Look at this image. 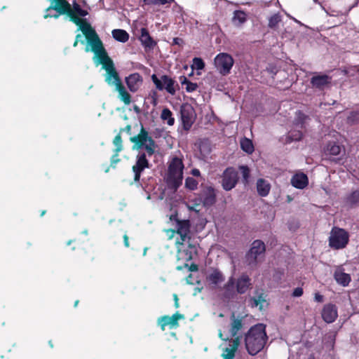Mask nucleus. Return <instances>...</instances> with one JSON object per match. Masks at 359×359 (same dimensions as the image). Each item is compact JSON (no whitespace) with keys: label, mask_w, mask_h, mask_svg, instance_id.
Segmentation results:
<instances>
[{"label":"nucleus","mask_w":359,"mask_h":359,"mask_svg":"<svg viewBox=\"0 0 359 359\" xmlns=\"http://www.w3.org/2000/svg\"><path fill=\"white\" fill-rule=\"evenodd\" d=\"M76 25L85 36L91 51L98 60V63L102 64L110 59L98 34L86 20L81 18V22Z\"/></svg>","instance_id":"f257e3e1"},{"label":"nucleus","mask_w":359,"mask_h":359,"mask_svg":"<svg viewBox=\"0 0 359 359\" xmlns=\"http://www.w3.org/2000/svg\"><path fill=\"white\" fill-rule=\"evenodd\" d=\"M268 336L266 326L258 323L251 327L245 335V345L247 351L251 355H255L264 348Z\"/></svg>","instance_id":"f03ea898"},{"label":"nucleus","mask_w":359,"mask_h":359,"mask_svg":"<svg viewBox=\"0 0 359 359\" xmlns=\"http://www.w3.org/2000/svg\"><path fill=\"white\" fill-rule=\"evenodd\" d=\"M101 65L107 72L105 81L108 84H114L116 90L118 93L119 99L126 105H129L131 102V95L122 83L119 75L114 67L113 60L110 58Z\"/></svg>","instance_id":"7ed1b4c3"},{"label":"nucleus","mask_w":359,"mask_h":359,"mask_svg":"<svg viewBox=\"0 0 359 359\" xmlns=\"http://www.w3.org/2000/svg\"><path fill=\"white\" fill-rule=\"evenodd\" d=\"M130 141L133 143V150L144 149L148 156H151L155 154L157 147L156 142L142 125H141L139 133L131 137Z\"/></svg>","instance_id":"20e7f679"},{"label":"nucleus","mask_w":359,"mask_h":359,"mask_svg":"<svg viewBox=\"0 0 359 359\" xmlns=\"http://www.w3.org/2000/svg\"><path fill=\"white\" fill-rule=\"evenodd\" d=\"M184 163L178 157L172 158L168 168L167 182L170 187L177 189L182 184Z\"/></svg>","instance_id":"39448f33"},{"label":"nucleus","mask_w":359,"mask_h":359,"mask_svg":"<svg viewBox=\"0 0 359 359\" xmlns=\"http://www.w3.org/2000/svg\"><path fill=\"white\" fill-rule=\"evenodd\" d=\"M329 246L333 250L345 248L349 242V233L344 229L334 226L328 239Z\"/></svg>","instance_id":"423d86ee"},{"label":"nucleus","mask_w":359,"mask_h":359,"mask_svg":"<svg viewBox=\"0 0 359 359\" xmlns=\"http://www.w3.org/2000/svg\"><path fill=\"white\" fill-rule=\"evenodd\" d=\"M215 66L223 76L228 75L234 64L232 56L226 53H219L214 60Z\"/></svg>","instance_id":"0eeeda50"},{"label":"nucleus","mask_w":359,"mask_h":359,"mask_svg":"<svg viewBox=\"0 0 359 359\" xmlns=\"http://www.w3.org/2000/svg\"><path fill=\"white\" fill-rule=\"evenodd\" d=\"M72 14L71 4L67 0H62L57 4L50 5L46 9L44 18H53L57 19L62 15Z\"/></svg>","instance_id":"6e6552de"},{"label":"nucleus","mask_w":359,"mask_h":359,"mask_svg":"<svg viewBox=\"0 0 359 359\" xmlns=\"http://www.w3.org/2000/svg\"><path fill=\"white\" fill-rule=\"evenodd\" d=\"M266 250L264 243L261 240H255L252 242V246L245 255L248 265H256L257 257L264 254Z\"/></svg>","instance_id":"1a4fd4ad"},{"label":"nucleus","mask_w":359,"mask_h":359,"mask_svg":"<svg viewBox=\"0 0 359 359\" xmlns=\"http://www.w3.org/2000/svg\"><path fill=\"white\" fill-rule=\"evenodd\" d=\"M151 80L158 90H162L165 89L168 93H170L172 95H174L175 94V81L169 76L163 75L159 79L156 74H153L151 76Z\"/></svg>","instance_id":"9d476101"},{"label":"nucleus","mask_w":359,"mask_h":359,"mask_svg":"<svg viewBox=\"0 0 359 359\" xmlns=\"http://www.w3.org/2000/svg\"><path fill=\"white\" fill-rule=\"evenodd\" d=\"M147 156L148 155L145 152H141L136 156L135 163L132 167V170L134 172L135 182H139L142 172L151 166Z\"/></svg>","instance_id":"9b49d317"},{"label":"nucleus","mask_w":359,"mask_h":359,"mask_svg":"<svg viewBox=\"0 0 359 359\" xmlns=\"http://www.w3.org/2000/svg\"><path fill=\"white\" fill-rule=\"evenodd\" d=\"M238 180V174L233 167L226 168L222 175V186L226 191L233 189Z\"/></svg>","instance_id":"f8f14e48"},{"label":"nucleus","mask_w":359,"mask_h":359,"mask_svg":"<svg viewBox=\"0 0 359 359\" xmlns=\"http://www.w3.org/2000/svg\"><path fill=\"white\" fill-rule=\"evenodd\" d=\"M184 318V316L183 314L176 312L172 316L165 315L160 317L158 319V325L160 326L162 331L165 330L166 326H170L171 328H176L179 326L178 321Z\"/></svg>","instance_id":"ddd939ff"},{"label":"nucleus","mask_w":359,"mask_h":359,"mask_svg":"<svg viewBox=\"0 0 359 359\" xmlns=\"http://www.w3.org/2000/svg\"><path fill=\"white\" fill-rule=\"evenodd\" d=\"M236 279L231 276L227 282L220 288L224 300L230 301L236 297L237 292L235 286Z\"/></svg>","instance_id":"4468645a"},{"label":"nucleus","mask_w":359,"mask_h":359,"mask_svg":"<svg viewBox=\"0 0 359 359\" xmlns=\"http://www.w3.org/2000/svg\"><path fill=\"white\" fill-rule=\"evenodd\" d=\"M180 114L184 128L189 129L193 123L194 108L189 104H184L181 106Z\"/></svg>","instance_id":"2eb2a0df"},{"label":"nucleus","mask_w":359,"mask_h":359,"mask_svg":"<svg viewBox=\"0 0 359 359\" xmlns=\"http://www.w3.org/2000/svg\"><path fill=\"white\" fill-rule=\"evenodd\" d=\"M235 286L238 294H245L248 290L252 288L251 278L248 274L242 273L236 280Z\"/></svg>","instance_id":"dca6fc26"},{"label":"nucleus","mask_w":359,"mask_h":359,"mask_svg":"<svg viewBox=\"0 0 359 359\" xmlns=\"http://www.w3.org/2000/svg\"><path fill=\"white\" fill-rule=\"evenodd\" d=\"M71 12L72 14H68V17L74 24L80 23L81 22L80 17H85L88 14V11L83 9L76 1H74L71 5Z\"/></svg>","instance_id":"f3484780"},{"label":"nucleus","mask_w":359,"mask_h":359,"mask_svg":"<svg viewBox=\"0 0 359 359\" xmlns=\"http://www.w3.org/2000/svg\"><path fill=\"white\" fill-rule=\"evenodd\" d=\"M321 316L327 323L334 322L338 317L337 306L332 304H325L323 308Z\"/></svg>","instance_id":"a211bd4d"},{"label":"nucleus","mask_w":359,"mask_h":359,"mask_svg":"<svg viewBox=\"0 0 359 359\" xmlns=\"http://www.w3.org/2000/svg\"><path fill=\"white\" fill-rule=\"evenodd\" d=\"M228 340L229 346L224 348L222 356L223 359H234L236 352L240 345V338L237 337Z\"/></svg>","instance_id":"6ab92c4d"},{"label":"nucleus","mask_w":359,"mask_h":359,"mask_svg":"<svg viewBox=\"0 0 359 359\" xmlns=\"http://www.w3.org/2000/svg\"><path fill=\"white\" fill-rule=\"evenodd\" d=\"M229 332L233 337H237L238 332L241 331L243 326V317L236 316L233 312L230 316Z\"/></svg>","instance_id":"aec40b11"},{"label":"nucleus","mask_w":359,"mask_h":359,"mask_svg":"<svg viewBox=\"0 0 359 359\" xmlns=\"http://www.w3.org/2000/svg\"><path fill=\"white\" fill-rule=\"evenodd\" d=\"M125 80L128 89L132 93L137 92L143 81L142 77L139 73L131 74L126 77Z\"/></svg>","instance_id":"412c9836"},{"label":"nucleus","mask_w":359,"mask_h":359,"mask_svg":"<svg viewBox=\"0 0 359 359\" xmlns=\"http://www.w3.org/2000/svg\"><path fill=\"white\" fill-rule=\"evenodd\" d=\"M332 77L327 74H318L311 77V84L313 88L318 90H323L326 86L330 84Z\"/></svg>","instance_id":"4be33fe9"},{"label":"nucleus","mask_w":359,"mask_h":359,"mask_svg":"<svg viewBox=\"0 0 359 359\" xmlns=\"http://www.w3.org/2000/svg\"><path fill=\"white\" fill-rule=\"evenodd\" d=\"M140 32L141 35L139 39L141 41L142 45L144 46V48L146 50L154 48L156 45V42L150 36L148 29L147 28L143 27L141 28Z\"/></svg>","instance_id":"5701e85b"},{"label":"nucleus","mask_w":359,"mask_h":359,"mask_svg":"<svg viewBox=\"0 0 359 359\" xmlns=\"http://www.w3.org/2000/svg\"><path fill=\"white\" fill-rule=\"evenodd\" d=\"M334 278L338 284L344 287L348 285L351 280L350 274L345 273L341 267L334 271Z\"/></svg>","instance_id":"b1692460"},{"label":"nucleus","mask_w":359,"mask_h":359,"mask_svg":"<svg viewBox=\"0 0 359 359\" xmlns=\"http://www.w3.org/2000/svg\"><path fill=\"white\" fill-rule=\"evenodd\" d=\"M291 184L294 187L302 189L309 184L308 177L303 172L297 173L292 176L291 179Z\"/></svg>","instance_id":"393cba45"},{"label":"nucleus","mask_w":359,"mask_h":359,"mask_svg":"<svg viewBox=\"0 0 359 359\" xmlns=\"http://www.w3.org/2000/svg\"><path fill=\"white\" fill-rule=\"evenodd\" d=\"M216 202V193L212 187H208L203 193V204L205 207H210Z\"/></svg>","instance_id":"a878e982"},{"label":"nucleus","mask_w":359,"mask_h":359,"mask_svg":"<svg viewBox=\"0 0 359 359\" xmlns=\"http://www.w3.org/2000/svg\"><path fill=\"white\" fill-rule=\"evenodd\" d=\"M207 280L210 284L217 286L224 280V276L219 269H216L208 276Z\"/></svg>","instance_id":"bb28decb"},{"label":"nucleus","mask_w":359,"mask_h":359,"mask_svg":"<svg viewBox=\"0 0 359 359\" xmlns=\"http://www.w3.org/2000/svg\"><path fill=\"white\" fill-rule=\"evenodd\" d=\"M270 184L264 179H259L257 182V191L258 194L262 197L266 196L270 191Z\"/></svg>","instance_id":"cd10ccee"},{"label":"nucleus","mask_w":359,"mask_h":359,"mask_svg":"<svg viewBox=\"0 0 359 359\" xmlns=\"http://www.w3.org/2000/svg\"><path fill=\"white\" fill-rule=\"evenodd\" d=\"M189 232V221H179L177 223V233L180 236L182 242L186 241L188 233Z\"/></svg>","instance_id":"c85d7f7f"},{"label":"nucleus","mask_w":359,"mask_h":359,"mask_svg":"<svg viewBox=\"0 0 359 359\" xmlns=\"http://www.w3.org/2000/svg\"><path fill=\"white\" fill-rule=\"evenodd\" d=\"M341 151V147L335 142H329L324 149L325 156H337Z\"/></svg>","instance_id":"c756f323"},{"label":"nucleus","mask_w":359,"mask_h":359,"mask_svg":"<svg viewBox=\"0 0 359 359\" xmlns=\"http://www.w3.org/2000/svg\"><path fill=\"white\" fill-rule=\"evenodd\" d=\"M111 33L113 38L119 42L126 43L129 39V34L124 29H114Z\"/></svg>","instance_id":"7c9ffc66"},{"label":"nucleus","mask_w":359,"mask_h":359,"mask_svg":"<svg viewBox=\"0 0 359 359\" xmlns=\"http://www.w3.org/2000/svg\"><path fill=\"white\" fill-rule=\"evenodd\" d=\"M266 302L265 296L263 293H260L257 297H251L250 304L252 307H257L260 311L263 309V304Z\"/></svg>","instance_id":"2f4dec72"},{"label":"nucleus","mask_w":359,"mask_h":359,"mask_svg":"<svg viewBox=\"0 0 359 359\" xmlns=\"http://www.w3.org/2000/svg\"><path fill=\"white\" fill-rule=\"evenodd\" d=\"M345 202L351 207L357 205L359 203V191L355 190L352 191L346 197Z\"/></svg>","instance_id":"473e14b6"},{"label":"nucleus","mask_w":359,"mask_h":359,"mask_svg":"<svg viewBox=\"0 0 359 359\" xmlns=\"http://www.w3.org/2000/svg\"><path fill=\"white\" fill-rule=\"evenodd\" d=\"M241 149L248 154L253 153L255 148L251 140L244 137L241 141Z\"/></svg>","instance_id":"72a5a7b5"},{"label":"nucleus","mask_w":359,"mask_h":359,"mask_svg":"<svg viewBox=\"0 0 359 359\" xmlns=\"http://www.w3.org/2000/svg\"><path fill=\"white\" fill-rule=\"evenodd\" d=\"M180 81L182 86L186 85V90L188 93L194 92L198 88L197 83L190 81L185 76H180Z\"/></svg>","instance_id":"f704fd0d"},{"label":"nucleus","mask_w":359,"mask_h":359,"mask_svg":"<svg viewBox=\"0 0 359 359\" xmlns=\"http://www.w3.org/2000/svg\"><path fill=\"white\" fill-rule=\"evenodd\" d=\"M161 118L163 121H166L168 126H173L175 123V118L172 117V113L168 108H164L162 110Z\"/></svg>","instance_id":"c9c22d12"},{"label":"nucleus","mask_w":359,"mask_h":359,"mask_svg":"<svg viewBox=\"0 0 359 359\" xmlns=\"http://www.w3.org/2000/svg\"><path fill=\"white\" fill-rule=\"evenodd\" d=\"M195 249V247L191 244L189 245V249L180 251L179 259H182L187 262L191 261L193 259V252L191 250Z\"/></svg>","instance_id":"e433bc0d"},{"label":"nucleus","mask_w":359,"mask_h":359,"mask_svg":"<svg viewBox=\"0 0 359 359\" xmlns=\"http://www.w3.org/2000/svg\"><path fill=\"white\" fill-rule=\"evenodd\" d=\"M303 134L300 130H291L288 133L287 136V142H292V141H299L302 138Z\"/></svg>","instance_id":"4c0bfd02"},{"label":"nucleus","mask_w":359,"mask_h":359,"mask_svg":"<svg viewBox=\"0 0 359 359\" xmlns=\"http://www.w3.org/2000/svg\"><path fill=\"white\" fill-rule=\"evenodd\" d=\"M198 181L191 177H188L185 180V187L189 190H196L198 187Z\"/></svg>","instance_id":"58836bf2"},{"label":"nucleus","mask_w":359,"mask_h":359,"mask_svg":"<svg viewBox=\"0 0 359 359\" xmlns=\"http://www.w3.org/2000/svg\"><path fill=\"white\" fill-rule=\"evenodd\" d=\"M122 138H121V134L118 133L117 134L114 140L113 144L115 145L116 148L114 151V152H120L123 150V144H122Z\"/></svg>","instance_id":"ea45409f"},{"label":"nucleus","mask_w":359,"mask_h":359,"mask_svg":"<svg viewBox=\"0 0 359 359\" xmlns=\"http://www.w3.org/2000/svg\"><path fill=\"white\" fill-rule=\"evenodd\" d=\"M347 122L349 124H356L359 123V111H353L350 112L347 117Z\"/></svg>","instance_id":"a19ab883"},{"label":"nucleus","mask_w":359,"mask_h":359,"mask_svg":"<svg viewBox=\"0 0 359 359\" xmlns=\"http://www.w3.org/2000/svg\"><path fill=\"white\" fill-rule=\"evenodd\" d=\"M233 20L239 23H243L246 21V13L243 11H236L233 13Z\"/></svg>","instance_id":"79ce46f5"},{"label":"nucleus","mask_w":359,"mask_h":359,"mask_svg":"<svg viewBox=\"0 0 359 359\" xmlns=\"http://www.w3.org/2000/svg\"><path fill=\"white\" fill-rule=\"evenodd\" d=\"M192 69H196L201 70L205 67V62L201 57H194L193 59V64L191 65Z\"/></svg>","instance_id":"37998d69"},{"label":"nucleus","mask_w":359,"mask_h":359,"mask_svg":"<svg viewBox=\"0 0 359 359\" xmlns=\"http://www.w3.org/2000/svg\"><path fill=\"white\" fill-rule=\"evenodd\" d=\"M239 169L241 171L243 182L244 184H247L248 182V179L250 177V169L247 165H241L239 167Z\"/></svg>","instance_id":"c03bdc74"},{"label":"nucleus","mask_w":359,"mask_h":359,"mask_svg":"<svg viewBox=\"0 0 359 359\" xmlns=\"http://www.w3.org/2000/svg\"><path fill=\"white\" fill-rule=\"evenodd\" d=\"M280 20L281 19L280 15H278V14H275L269 18L268 25L270 28H276L278 24L280 22Z\"/></svg>","instance_id":"a18cd8bd"},{"label":"nucleus","mask_w":359,"mask_h":359,"mask_svg":"<svg viewBox=\"0 0 359 359\" xmlns=\"http://www.w3.org/2000/svg\"><path fill=\"white\" fill-rule=\"evenodd\" d=\"M174 0H144L145 4L147 5H165L170 4Z\"/></svg>","instance_id":"49530a36"},{"label":"nucleus","mask_w":359,"mask_h":359,"mask_svg":"<svg viewBox=\"0 0 359 359\" xmlns=\"http://www.w3.org/2000/svg\"><path fill=\"white\" fill-rule=\"evenodd\" d=\"M348 11H346L345 13H342V12H337V13H335L334 11H332L331 13H327L330 16H340L341 18V20L340 21V24H342V23H345L346 22V16L348 15Z\"/></svg>","instance_id":"de8ad7c7"},{"label":"nucleus","mask_w":359,"mask_h":359,"mask_svg":"<svg viewBox=\"0 0 359 359\" xmlns=\"http://www.w3.org/2000/svg\"><path fill=\"white\" fill-rule=\"evenodd\" d=\"M118 154L119 152H114L111 158L110 166L114 168H116V164L121 161V159L118 158Z\"/></svg>","instance_id":"09e8293b"},{"label":"nucleus","mask_w":359,"mask_h":359,"mask_svg":"<svg viewBox=\"0 0 359 359\" xmlns=\"http://www.w3.org/2000/svg\"><path fill=\"white\" fill-rule=\"evenodd\" d=\"M304 293L303 289L300 287H296L292 292V297H301Z\"/></svg>","instance_id":"8fccbe9b"},{"label":"nucleus","mask_w":359,"mask_h":359,"mask_svg":"<svg viewBox=\"0 0 359 359\" xmlns=\"http://www.w3.org/2000/svg\"><path fill=\"white\" fill-rule=\"evenodd\" d=\"M82 36L81 34H78L76 36V38H75V41L73 43V46L74 47H76L77 46L78 43L79 41H81V43H83V41H81L80 39H81Z\"/></svg>","instance_id":"3c124183"},{"label":"nucleus","mask_w":359,"mask_h":359,"mask_svg":"<svg viewBox=\"0 0 359 359\" xmlns=\"http://www.w3.org/2000/svg\"><path fill=\"white\" fill-rule=\"evenodd\" d=\"M184 43V41L181 38H179V37H175L172 40V44L173 45H182V43Z\"/></svg>","instance_id":"603ef678"},{"label":"nucleus","mask_w":359,"mask_h":359,"mask_svg":"<svg viewBox=\"0 0 359 359\" xmlns=\"http://www.w3.org/2000/svg\"><path fill=\"white\" fill-rule=\"evenodd\" d=\"M123 131H125L127 133L130 134V131H131V126L130 125H127L125 128H121L120 131H119V133L121 134V133L123 132Z\"/></svg>","instance_id":"864d4df0"},{"label":"nucleus","mask_w":359,"mask_h":359,"mask_svg":"<svg viewBox=\"0 0 359 359\" xmlns=\"http://www.w3.org/2000/svg\"><path fill=\"white\" fill-rule=\"evenodd\" d=\"M314 299L318 302H323V296L319 293H316Z\"/></svg>","instance_id":"5fc2aeb1"},{"label":"nucleus","mask_w":359,"mask_h":359,"mask_svg":"<svg viewBox=\"0 0 359 359\" xmlns=\"http://www.w3.org/2000/svg\"><path fill=\"white\" fill-rule=\"evenodd\" d=\"M191 173L193 176H195V177H199L201 175V172L197 168L192 169L191 171Z\"/></svg>","instance_id":"6e6d98bb"},{"label":"nucleus","mask_w":359,"mask_h":359,"mask_svg":"<svg viewBox=\"0 0 359 359\" xmlns=\"http://www.w3.org/2000/svg\"><path fill=\"white\" fill-rule=\"evenodd\" d=\"M123 243H124V245L126 248H128L130 246L129 238H128V235L126 233L123 235Z\"/></svg>","instance_id":"4d7b16f0"},{"label":"nucleus","mask_w":359,"mask_h":359,"mask_svg":"<svg viewBox=\"0 0 359 359\" xmlns=\"http://www.w3.org/2000/svg\"><path fill=\"white\" fill-rule=\"evenodd\" d=\"M173 298H174V301H175V307L176 309H177V308L180 307L178 297H177V295L176 294H173Z\"/></svg>","instance_id":"13d9d810"},{"label":"nucleus","mask_w":359,"mask_h":359,"mask_svg":"<svg viewBox=\"0 0 359 359\" xmlns=\"http://www.w3.org/2000/svg\"><path fill=\"white\" fill-rule=\"evenodd\" d=\"M198 270V266L196 264H191L189 266V271H196Z\"/></svg>","instance_id":"bf43d9fd"},{"label":"nucleus","mask_w":359,"mask_h":359,"mask_svg":"<svg viewBox=\"0 0 359 359\" xmlns=\"http://www.w3.org/2000/svg\"><path fill=\"white\" fill-rule=\"evenodd\" d=\"M156 92H154L153 93V95H152V99H153V102H152V104L154 105H156Z\"/></svg>","instance_id":"052dcab7"},{"label":"nucleus","mask_w":359,"mask_h":359,"mask_svg":"<svg viewBox=\"0 0 359 359\" xmlns=\"http://www.w3.org/2000/svg\"><path fill=\"white\" fill-rule=\"evenodd\" d=\"M219 338H220L221 339H222V340H226V339L223 338V334H222V333L221 332L219 333ZM227 339H226V340H227Z\"/></svg>","instance_id":"680f3d73"},{"label":"nucleus","mask_w":359,"mask_h":359,"mask_svg":"<svg viewBox=\"0 0 359 359\" xmlns=\"http://www.w3.org/2000/svg\"><path fill=\"white\" fill-rule=\"evenodd\" d=\"M79 303V300H76L74 304V306L76 307L78 306Z\"/></svg>","instance_id":"e2e57ef3"},{"label":"nucleus","mask_w":359,"mask_h":359,"mask_svg":"<svg viewBox=\"0 0 359 359\" xmlns=\"http://www.w3.org/2000/svg\"><path fill=\"white\" fill-rule=\"evenodd\" d=\"M46 210H42V211L41 212L40 216H41V217H43V216L46 214Z\"/></svg>","instance_id":"0e129e2a"},{"label":"nucleus","mask_w":359,"mask_h":359,"mask_svg":"<svg viewBox=\"0 0 359 359\" xmlns=\"http://www.w3.org/2000/svg\"><path fill=\"white\" fill-rule=\"evenodd\" d=\"M48 344L50 345V346L51 348H53V342H52V341H51V340H50V341H48Z\"/></svg>","instance_id":"69168bd1"},{"label":"nucleus","mask_w":359,"mask_h":359,"mask_svg":"<svg viewBox=\"0 0 359 359\" xmlns=\"http://www.w3.org/2000/svg\"><path fill=\"white\" fill-rule=\"evenodd\" d=\"M109 167H108V168L105 170V172H109Z\"/></svg>","instance_id":"338daca9"},{"label":"nucleus","mask_w":359,"mask_h":359,"mask_svg":"<svg viewBox=\"0 0 359 359\" xmlns=\"http://www.w3.org/2000/svg\"><path fill=\"white\" fill-rule=\"evenodd\" d=\"M71 243H72V241H69L67 242V245H69L71 244Z\"/></svg>","instance_id":"774afa93"}]
</instances>
